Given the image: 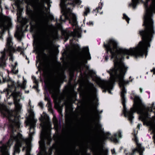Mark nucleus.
Instances as JSON below:
<instances>
[{"label":"nucleus","instance_id":"obj_1","mask_svg":"<svg viewBox=\"0 0 155 155\" xmlns=\"http://www.w3.org/2000/svg\"><path fill=\"white\" fill-rule=\"evenodd\" d=\"M144 3L145 12L143 25L145 29L139 31L142 41L129 49L120 47L115 40L110 39L104 44L107 53L113 59L114 66L107 71L110 74L108 81L102 80L93 70L86 65L91 57L88 46L83 47L73 60V71H80L84 67L88 74L102 89L103 92H111L115 82L121 89L123 113L128 119H133L134 113L139 119H155V0H131L129 6L134 9L139 3Z\"/></svg>","mask_w":155,"mask_h":155},{"label":"nucleus","instance_id":"obj_2","mask_svg":"<svg viewBox=\"0 0 155 155\" xmlns=\"http://www.w3.org/2000/svg\"><path fill=\"white\" fill-rule=\"evenodd\" d=\"M31 19L37 25L40 32L42 36L45 45V49L49 50L54 44V41L58 38V33L54 32V26L52 25H48L42 23L39 19L34 17Z\"/></svg>","mask_w":155,"mask_h":155},{"label":"nucleus","instance_id":"obj_3","mask_svg":"<svg viewBox=\"0 0 155 155\" xmlns=\"http://www.w3.org/2000/svg\"><path fill=\"white\" fill-rule=\"evenodd\" d=\"M44 117L41 115L39 119L41 121L40 127L41 128L40 136V140L39 141L41 152L38 155H51L52 150V148L50 147L48 152L45 146V142L48 145H49L52 139L49 132L50 124L48 121L47 115L45 114Z\"/></svg>","mask_w":155,"mask_h":155},{"label":"nucleus","instance_id":"obj_4","mask_svg":"<svg viewBox=\"0 0 155 155\" xmlns=\"http://www.w3.org/2000/svg\"><path fill=\"white\" fill-rule=\"evenodd\" d=\"M66 76L63 72H60L58 71H57V75L56 80L51 85H46L45 87L46 91L45 93V100L47 101L48 103H50V99L48 96V92L54 97H56L58 94L59 91L58 86L60 83H62L64 81Z\"/></svg>","mask_w":155,"mask_h":155},{"label":"nucleus","instance_id":"obj_5","mask_svg":"<svg viewBox=\"0 0 155 155\" xmlns=\"http://www.w3.org/2000/svg\"><path fill=\"white\" fill-rule=\"evenodd\" d=\"M12 36L9 34L7 39L6 47L4 49V51L0 52V65L1 67H4L5 66V61L7 59V55L10 56L9 60L13 61V53L15 52V49L13 46V42L12 41Z\"/></svg>","mask_w":155,"mask_h":155},{"label":"nucleus","instance_id":"obj_6","mask_svg":"<svg viewBox=\"0 0 155 155\" xmlns=\"http://www.w3.org/2000/svg\"><path fill=\"white\" fill-rule=\"evenodd\" d=\"M85 97L88 104L91 106L94 101H97V90L94 84L88 81L84 87Z\"/></svg>","mask_w":155,"mask_h":155},{"label":"nucleus","instance_id":"obj_7","mask_svg":"<svg viewBox=\"0 0 155 155\" xmlns=\"http://www.w3.org/2000/svg\"><path fill=\"white\" fill-rule=\"evenodd\" d=\"M122 132L120 130H118L116 133H115L113 135L111 136L109 132L104 133L103 137L101 139V141L103 143L106 139H109L115 143L118 142L119 138L122 137Z\"/></svg>","mask_w":155,"mask_h":155},{"label":"nucleus","instance_id":"obj_8","mask_svg":"<svg viewBox=\"0 0 155 155\" xmlns=\"http://www.w3.org/2000/svg\"><path fill=\"white\" fill-rule=\"evenodd\" d=\"M68 95L67 99L64 102L66 108L70 107L71 103L73 102L74 97L75 94L74 89L73 87H70L68 89Z\"/></svg>","mask_w":155,"mask_h":155},{"label":"nucleus","instance_id":"obj_9","mask_svg":"<svg viewBox=\"0 0 155 155\" xmlns=\"http://www.w3.org/2000/svg\"><path fill=\"white\" fill-rule=\"evenodd\" d=\"M42 5L44 6V3H47L48 6V8L49 9L51 6L50 3L52 2L50 0H41ZM39 0H26V2L27 5H31L32 8H34L35 7L37 3L39 2Z\"/></svg>","mask_w":155,"mask_h":155},{"label":"nucleus","instance_id":"obj_10","mask_svg":"<svg viewBox=\"0 0 155 155\" xmlns=\"http://www.w3.org/2000/svg\"><path fill=\"white\" fill-rule=\"evenodd\" d=\"M137 145L136 148L134 149L132 151L130 152H125L126 155H143V153L144 150V148L141 146L140 144L139 143H136Z\"/></svg>","mask_w":155,"mask_h":155},{"label":"nucleus","instance_id":"obj_11","mask_svg":"<svg viewBox=\"0 0 155 155\" xmlns=\"http://www.w3.org/2000/svg\"><path fill=\"white\" fill-rule=\"evenodd\" d=\"M102 110H101L100 112L96 108H94L92 112V118L95 121H97L100 117L99 114L102 113Z\"/></svg>","mask_w":155,"mask_h":155},{"label":"nucleus","instance_id":"obj_12","mask_svg":"<svg viewBox=\"0 0 155 155\" xmlns=\"http://www.w3.org/2000/svg\"><path fill=\"white\" fill-rule=\"evenodd\" d=\"M2 77L3 78V81L4 82L7 81V82H8V89H6L5 90H16L17 87H15V84L14 82L12 81H10L9 80H7L4 78H3V76L2 75V74L1 73H0V77Z\"/></svg>","mask_w":155,"mask_h":155},{"label":"nucleus","instance_id":"obj_13","mask_svg":"<svg viewBox=\"0 0 155 155\" xmlns=\"http://www.w3.org/2000/svg\"><path fill=\"white\" fill-rule=\"evenodd\" d=\"M17 65V63L16 62L14 63V64H12L11 72L13 74H16L18 72V69H16V66Z\"/></svg>","mask_w":155,"mask_h":155},{"label":"nucleus","instance_id":"obj_14","mask_svg":"<svg viewBox=\"0 0 155 155\" xmlns=\"http://www.w3.org/2000/svg\"><path fill=\"white\" fill-rule=\"evenodd\" d=\"M23 78L24 81L22 84H21L19 83V81H18L17 82V84L18 87H20L22 89H25V86L27 81L26 80L24 79V78Z\"/></svg>","mask_w":155,"mask_h":155},{"label":"nucleus","instance_id":"obj_15","mask_svg":"<svg viewBox=\"0 0 155 155\" xmlns=\"http://www.w3.org/2000/svg\"><path fill=\"white\" fill-rule=\"evenodd\" d=\"M85 11L84 12V16H86L90 12V9L89 7H84Z\"/></svg>","mask_w":155,"mask_h":155},{"label":"nucleus","instance_id":"obj_16","mask_svg":"<svg viewBox=\"0 0 155 155\" xmlns=\"http://www.w3.org/2000/svg\"><path fill=\"white\" fill-rule=\"evenodd\" d=\"M53 122L55 126H57L58 125V120L54 116L53 118Z\"/></svg>","mask_w":155,"mask_h":155},{"label":"nucleus","instance_id":"obj_17","mask_svg":"<svg viewBox=\"0 0 155 155\" xmlns=\"http://www.w3.org/2000/svg\"><path fill=\"white\" fill-rule=\"evenodd\" d=\"M123 19H125L128 23H129L130 19L125 14H123Z\"/></svg>","mask_w":155,"mask_h":155},{"label":"nucleus","instance_id":"obj_18","mask_svg":"<svg viewBox=\"0 0 155 155\" xmlns=\"http://www.w3.org/2000/svg\"><path fill=\"white\" fill-rule=\"evenodd\" d=\"M100 3L101 4V6L100 5H99L98 7L96 9L94 10V11H96V10H97V12H98L99 10H101L102 9L103 5V3L101 2Z\"/></svg>","mask_w":155,"mask_h":155},{"label":"nucleus","instance_id":"obj_19","mask_svg":"<svg viewBox=\"0 0 155 155\" xmlns=\"http://www.w3.org/2000/svg\"><path fill=\"white\" fill-rule=\"evenodd\" d=\"M32 78L33 80V82L36 85L38 84V82L36 80V78L34 76H32Z\"/></svg>","mask_w":155,"mask_h":155},{"label":"nucleus","instance_id":"obj_20","mask_svg":"<svg viewBox=\"0 0 155 155\" xmlns=\"http://www.w3.org/2000/svg\"><path fill=\"white\" fill-rule=\"evenodd\" d=\"M24 48H23L22 47L19 46L17 48V50L18 51H21V52H22L24 51Z\"/></svg>","mask_w":155,"mask_h":155},{"label":"nucleus","instance_id":"obj_21","mask_svg":"<svg viewBox=\"0 0 155 155\" xmlns=\"http://www.w3.org/2000/svg\"><path fill=\"white\" fill-rule=\"evenodd\" d=\"M74 48H75L76 50H78L80 48V47L78 45L74 44Z\"/></svg>","mask_w":155,"mask_h":155},{"label":"nucleus","instance_id":"obj_22","mask_svg":"<svg viewBox=\"0 0 155 155\" xmlns=\"http://www.w3.org/2000/svg\"><path fill=\"white\" fill-rule=\"evenodd\" d=\"M87 24L88 25H93V22H92L91 21H90L89 22H87Z\"/></svg>","mask_w":155,"mask_h":155},{"label":"nucleus","instance_id":"obj_23","mask_svg":"<svg viewBox=\"0 0 155 155\" xmlns=\"http://www.w3.org/2000/svg\"><path fill=\"white\" fill-rule=\"evenodd\" d=\"M112 153L113 154H115L116 153L114 149H113L111 150Z\"/></svg>","mask_w":155,"mask_h":155},{"label":"nucleus","instance_id":"obj_24","mask_svg":"<svg viewBox=\"0 0 155 155\" xmlns=\"http://www.w3.org/2000/svg\"><path fill=\"white\" fill-rule=\"evenodd\" d=\"M38 105L39 106L41 107L42 108L43 107V103L42 102H40L38 103Z\"/></svg>","mask_w":155,"mask_h":155},{"label":"nucleus","instance_id":"obj_25","mask_svg":"<svg viewBox=\"0 0 155 155\" xmlns=\"http://www.w3.org/2000/svg\"><path fill=\"white\" fill-rule=\"evenodd\" d=\"M142 126V124H139L137 125V128L140 129V127Z\"/></svg>","mask_w":155,"mask_h":155},{"label":"nucleus","instance_id":"obj_26","mask_svg":"<svg viewBox=\"0 0 155 155\" xmlns=\"http://www.w3.org/2000/svg\"><path fill=\"white\" fill-rule=\"evenodd\" d=\"M98 155H106V154L105 153L104 154H103L101 152H100L98 154Z\"/></svg>","mask_w":155,"mask_h":155},{"label":"nucleus","instance_id":"obj_27","mask_svg":"<svg viewBox=\"0 0 155 155\" xmlns=\"http://www.w3.org/2000/svg\"><path fill=\"white\" fill-rule=\"evenodd\" d=\"M21 11H22V10L21 9H19V15H20L21 14Z\"/></svg>","mask_w":155,"mask_h":155},{"label":"nucleus","instance_id":"obj_28","mask_svg":"<svg viewBox=\"0 0 155 155\" xmlns=\"http://www.w3.org/2000/svg\"><path fill=\"white\" fill-rule=\"evenodd\" d=\"M84 74L86 76H88V74H87L86 73V71L84 72Z\"/></svg>","mask_w":155,"mask_h":155},{"label":"nucleus","instance_id":"obj_29","mask_svg":"<svg viewBox=\"0 0 155 155\" xmlns=\"http://www.w3.org/2000/svg\"><path fill=\"white\" fill-rule=\"evenodd\" d=\"M25 92L26 93H28L29 92V91H25Z\"/></svg>","mask_w":155,"mask_h":155},{"label":"nucleus","instance_id":"obj_30","mask_svg":"<svg viewBox=\"0 0 155 155\" xmlns=\"http://www.w3.org/2000/svg\"><path fill=\"white\" fill-rule=\"evenodd\" d=\"M140 92H142V89L141 88H140Z\"/></svg>","mask_w":155,"mask_h":155},{"label":"nucleus","instance_id":"obj_31","mask_svg":"<svg viewBox=\"0 0 155 155\" xmlns=\"http://www.w3.org/2000/svg\"><path fill=\"white\" fill-rule=\"evenodd\" d=\"M36 50L37 52L39 51V48H37L36 49Z\"/></svg>","mask_w":155,"mask_h":155},{"label":"nucleus","instance_id":"obj_32","mask_svg":"<svg viewBox=\"0 0 155 155\" xmlns=\"http://www.w3.org/2000/svg\"><path fill=\"white\" fill-rule=\"evenodd\" d=\"M34 88H37V86H34L33 87Z\"/></svg>","mask_w":155,"mask_h":155},{"label":"nucleus","instance_id":"obj_33","mask_svg":"<svg viewBox=\"0 0 155 155\" xmlns=\"http://www.w3.org/2000/svg\"><path fill=\"white\" fill-rule=\"evenodd\" d=\"M127 59H129V56H127Z\"/></svg>","mask_w":155,"mask_h":155},{"label":"nucleus","instance_id":"obj_34","mask_svg":"<svg viewBox=\"0 0 155 155\" xmlns=\"http://www.w3.org/2000/svg\"><path fill=\"white\" fill-rule=\"evenodd\" d=\"M8 104H12V102H11V103H8Z\"/></svg>","mask_w":155,"mask_h":155},{"label":"nucleus","instance_id":"obj_35","mask_svg":"<svg viewBox=\"0 0 155 155\" xmlns=\"http://www.w3.org/2000/svg\"><path fill=\"white\" fill-rule=\"evenodd\" d=\"M102 13H103V12H101L100 13V14H102Z\"/></svg>","mask_w":155,"mask_h":155},{"label":"nucleus","instance_id":"obj_36","mask_svg":"<svg viewBox=\"0 0 155 155\" xmlns=\"http://www.w3.org/2000/svg\"><path fill=\"white\" fill-rule=\"evenodd\" d=\"M27 10H28V7H27Z\"/></svg>","mask_w":155,"mask_h":155},{"label":"nucleus","instance_id":"obj_37","mask_svg":"<svg viewBox=\"0 0 155 155\" xmlns=\"http://www.w3.org/2000/svg\"><path fill=\"white\" fill-rule=\"evenodd\" d=\"M30 24H31V25H32L31 22V23H30Z\"/></svg>","mask_w":155,"mask_h":155},{"label":"nucleus","instance_id":"obj_38","mask_svg":"<svg viewBox=\"0 0 155 155\" xmlns=\"http://www.w3.org/2000/svg\"><path fill=\"white\" fill-rule=\"evenodd\" d=\"M84 31V32H86V30H85V31Z\"/></svg>","mask_w":155,"mask_h":155},{"label":"nucleus","instance_id":"obj_39","mask_svg":"<svg viewBox=\"0 0 155 155\" xmlns=\"http://www.w3.org/2000/svg\"><path fill=\"white\" fill-rule=\"evenodd\" d=\"M131 78V76H130V78Z\"/></svg>","mask_w":155,"mask_h":155},{"label":"nucleus","instance_id":"obj_40","mask_svg":"<svg viewBox=\"0 0 155 155\" xmlns=\"http://www.w3.org/2000/svg\"><path fill=\"white\" fill-rule=\"evenodd\" d=\"M30 11L31 12L32 10H30Z\"/></svg>","mask_w":155,"mask_h":155},{"label":"nucleus","instance_id":"obj_41","mask_svg":"<svg viewBox=\"0 0 155 155\" xmlns=\"http://www.w3.org/2000/svg\"><path fill=\"white\" fill-rule=\"evenodd\" d=\"M72 40H70V42H71V41Z\"/></svg>","mask_w":155,"mask_h":155}]
</instances>
